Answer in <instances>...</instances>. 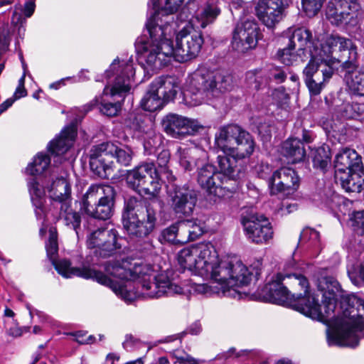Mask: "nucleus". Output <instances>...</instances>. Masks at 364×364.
<instances>
[{
    "label": "nucleus",
    "instance_id": "f257e3e1",
    "mask_svg": "<svg viewBox=\"0 0 364 364\" xmlns=\"http://www.w3.org/2000/svg\"><path fill=\"white\" fill-rule=\"evenodd\" d=\"M294 277L295 281L304 289V295L300 294L294 299V308L306 316L314 320L326 323L333 318L336 329L333 332L327 330L328 346L355 348L358 345V333L364 330V300L354 294H342L341 304L345 309L342 316H333L337 294L340 287L338 282L332 277H323L318 279V290L322 294L323 312L321 310L318 299L311 295L308 290L307 279L297 274L287 275Z\"/></svg>",
    "mask_w": 364,
    "mask_h": 364
},
{
    "label": "nucleus",
    "instance_id": "f03ea898",
    "mask_svg": "<svg viewBox=\"0 0 364 364\" xmlns=\"http://www.w3.org/2000/svg\"><path fill=\"white\" fill-rule=\"evenodd\" d=\"M127 182L129 188L150 198H129L125 203L123 225L132 238L142 239L155 229L157 220V199L161 183L159 170L154 162H145L128 171Z\"/></svg>",
    "mask_w": 364,
    "mask_h": 364
},
{
    "label": "nucleus",
    "instance_id": "7ed1b4c3",
    "mask_svg": "<svg viewBox=\"0 0 364 364\" xmlns=\"http://www.w3.org/2000/svg\"><path fill=\"white\" fill-rule=\"evenodd\" d=\"M128 262L124 260L108 262L105 264V271L103 273L119 287L123 288L124 293L126 291L132 293L133 298L131 300L124 299L119 294H117L110 288L117 296L127 302H131L134 299L136 294L127 289V286H124L117 282H114L107 275L113 277L127 281H138L141 284V294L149 298H160L164 296H173L181 294L183 292V288L173 283L167 275L166 272H158L154 267L146 262H135L132 268H127Z\"/></svg>",
    "mask_w": 364,
    "mask_h": 364
},
{
    "label": "nucleus",
    "instance_id": "20e7f679",
    "mask_svg": "<svg viewBox=\"0 0 364 364\" xmlns=\"http://www.w3.org/2000/svg\"><path fill=\"white\" fill-rule=\"evenodd\" d=\"M331 37L338 36L328 37L318 49L314 46L311 31L306 28H290L284 34V41H292L295 45L296 42L298 43V52L309 53L311 57L303 70L304 80L311 96L318 95L323 89L326 82L333 75V68L323 62L324 56L332 59V55L336 54L333 53L332 55H328L323 50L327 40ZM338 52L337 48L336 53Z\"/></svg>",
    "mask_w": 364,
    "mask_h": 364
},
{
    "label": "nucleus",
    "instance_id": "39448f33",
    "mask_svg": "<svg viewBox=\"0 0 364 364\" xmlns=\"http://www.w3.org/2000/svg\"><path fill=\"white\" fill-rule=\"evenodd\" d=\"M181 268L193 272L203 278L209 277L222 280L229 278L231 271L245 270L237 259L218 261V254L210 242H200L183 248L178 254Z\"/></svg>",
    "mask_w": 364,
    "mask_h": 364
},
{
    "label": "nucleus",
    "instance_id": "423d86ee",
    "mask_svg": "<svg viewBox=\"0 0 364 364\" xmlns=\"http://www.w3.org/2000/svg\"><path fill=\"white\" fill-rule=\"evenodd\" d=\"M215 144L218 149L232 157H218L219 171L224 186L229 181H235L239 171L237 160L249 158L255 150V141L252 135L237 124L221 127L215 135Z\"/></svg>",
    "mask_w": 364,
    "mask_h": 364
},
{
    "label": "nucleus",
    "instance_id": "0eeeda50",
    "mask_svg": "<svg viewBox=\"0 0 364 364\" xmlns=\"http://www.w3.org/2000/svg\"><path fill=\"white\" fill-rule=\"evenodd\" d=\"M146 28L148 36L144 35L136 43V50L141 60L147 68L159 70L166 66L173 58L171 37L175 34L172 24L163 23L159 14H154L147 20Z\"/></svg>",
    "mask_w": 364,
    "mask_h": 364
},
{
    "label": "nucleus",
    "instance_id": "6e6552de",
    "mask_svg": "<svg viewBox=\"0 0 364 364\" xmlns=\"http://www.w3.org/2000/svg\"><path fill=\"white\" fill-rule=\"evenodd\" d=\"M105 74L109 79L114 77L111 88L106 86L102 95L96 97L90 105L97 106L104 115L114 117L120 111L122 104L119 102H112L108 98L116 95L124 98L130 91L131 82L135 75L132 58L127 60L115 59Z\"/></svg>",
    "mask_w": 364,
    "mask_h": 364
},
{
    "label": "nucleus",
    "instance_id": "1a4fd4ad",
    "mask_svg": "<svg viewBox=\"0 0 364 364\" xmlns=\"http://www.w3.org/2000/svg\"><path fill=\"white\" fill-rule=\"evenodd\" d=\"M232 87V77L226 72L199 69L188 77L185 95H190L193 105H198L204 101L218 97L231 90Z\"/></svg>",
    "mask_w": 364,
    "mask_h": 364
},
{
    "label": "nucleus",
    "instance_id": "9d476101",
    "mask_svg": "<svg viewBox=\"0 0 364 364\" xmlns=\"http://www.w3.org/2000/svg\"><path fill=\"white\" fill-rule=\"evenodd\" d=\"M332 59L342 64L346 70L345 80L349 91L353 95L364 96V72L357 70V49L350 39L342 37H331L326 41L323 50L328 55H332Z\"/></svg>",
    "mask_w": 364,
    "mask_h": 364
},
{
    "label": "nucleus",
    "instance_id": "9b49d317",
    "mask_svg": "<svg viewBox=\"0 0 364 364\" xmlns=\"http://www.w3.org/2000/svg\"><path fill=\"white\" fill-rule=\"evenodd\" d=\"M47 256L54 265L57 272L65 278H71L74 276L84 279H92L99 284L112 288L117 294H119L124 299L131 300L133 298L132 293L126 291L124 293L123 288L107 278L103 272L97 271L90 267H72L69 260L63 259L56 261L55 257L58 251L57 240V232L55 230L49 231V239L46 245Z\"/></svg>",
    "mask_w": 364,
    "mask_h": 364
},
{
    "label": "nucleus",
    "instance_id": "f8f14e48",
    "mask_svg": "<svg viewBox=\"0 0 364 364\" xmlns=\"http://www.w3.org/2000/svg\"><path fill=\"white\" fill-rule=\"evenodd\" d=\"M335 180L346 192L364 190V169L361 156L355 150L341 149L334 160Z\"/></svg>",
    "mask_w": 364,
    "mask_h": 364
},
{
    "label": "nucleus",
    "instance_id": "ddd939ff",
    "mask_svg": "<svg viewBox=\"0 0 364 364\" xmlns=\"http://www.w3.org/2000/svg\"><path fill=\"white\" fill-rule=\"evenodd\" d=\"M115 195L109 185L92 184L82 197L80 209L93 219H109L114 213Z\"/></svg>",
    "mask_w": 364,
    "mask_h": 364
},
{
    "label": "nucleus",
    "instance_id": "4468645a",
    "mask_svg": "<svg viewBox=\"0 0 364 364\" xmlns=\"http://www.w3.org/2000/svg\"><path fill=\"white\" fill-rule=\"evenodd\" d=\"M28 186L38 218H41L44 215L45 189L53 200L58 202L60 205L68 203L71 188L69 183L63 177L52 180L50 183L49 181L44 188H42L36 178H31L28 182Z\"/></svg>",
    "mask_w": 364,
    "mask_h": 364
},
{
    "label": "nucleus",
    "instance_id": "2eb2a0df",
    "mask_svg": "<svg viewBox=\"0 0 364 364\" xmlns=\"http://www.w3.org/2000/svg\"><path fill=\"white\" fill-rule=\"evenodd\" d=\"M90 226L91 222L89 221L86 245L91 256L96 258V260L92 259V263H96L100 258L113 256L121 249L122 246L118 242L119 236L116 229L101 227L93 230Z\"/></svg>",
    "mask_w": 364,
    "mask_h": 364
},
{
    "label": "nucleus",
    "instance_id": "dca6fc26",
    "mask_svg": "<svg viewBox=\"0 0 364 364\" xmlns=\"http://www.w3.org/2000/svg\"><path fill=\"white\" fill-rule=\"evenodd\" d=\"M245 270L242 271H231L229 278L222 280H216L210 277L207 279L213 280L210 284H196L194 289L200 294L206 296L213 295L223 296L232 298H240V294L234 288V285L237 282L246 284L250 279V274L244 266Z\"/></svg>",
    "mask_w": 364,
    "mask_h": 364
},
{
    "label": "nucleus",
    "instance_id": "f3484780",
    "mask_svg": "<svg viewBox=\"0 0 364 364\" xmlns=\"http://www.w3.org/2000/svg\"><path fill=\"white\" fill-rule=\"evenodd\" d=\"M203 42L200 32L190 25H186L176 34V45L173 46V59L183 63L195 58L199 54Z\"/></svg>",
    "mask_w": 364,
    "mask_h": 364
},
{
    "label": "nucleus",
    "instance_id": "a211bd4d",
    "mask_svg": "<svg viewBox=\"0 0 364 364\" xmlns=\"http://www.w3.org/2000/svg\"><path fill=\"white\" fill-rule=\"evenodd\" d=\"M161 124L165 133L176 139L195 135L203 129L198 120L172 113L166 115Z\"/></svg>",
    "mask_w": 364,
    "mask_h": 364
},
{
    "label": "nucleus",
    "instance_id": "6ab92c4d",
    "mask_svg": "<svg viewBox=\"0 0 364 364\" xmlns=\"http://www.w3.org/2000/svg\"><path fill=\"white\" fill-rule=\"evenodd\" d=\"M242 224L247 240L252 243L266 244L272 239V227L269 220L263 215L244 217Z\"/></svg>",
    "mask_w": 364,
    "mask_h": 364
},
{
    "label": "nucleus",
    "instance_id": "aec40b11",
    "mask_svg": "<svg viewBox=\"0 0 364 364\" xmlns=\"http://www.w3.org/2000/svg\"><path fill=\"white\" fill-rule=\"evenodd\" d=\"M168 196L173 212L179 216H189L192 214L197 202V193L195 190L184 185L168 186Z\"/></svg>",
    "mask_w": 364,
    "mask_h": 364
},
{
    "label": "nucleus",
    "instance_id": "412c9836",
    "mask_svg": "<svg viewBox=\"0 0 364 364\" xmlns=\"http://www.w3.org/2000/svg\"><path fill=\"white\" fill-rule=\"evenodd\" d=\"M259 28L255 21L247 20L237 23L233 32L232 46L234 50L245 53L256 47Z\"/></svg>",
    "mask_w": 364,
    "mask_h": 364
},
{
    "label": "nucleus",
    "instance_id": "4be33fe9",
    "mask_svg": "<svg viewBox=\"0 0 364 364\" xmlns=\"http://www.w3.org/2000/svg\"><path fill=\"white\" fill-rule=\"evenodd\" d=\"M197 181L202 188L218 197H224L226 191L232 193L236 190L234 186H224L221 174L217 173L215 167L209 164L198 169Z\"/></svg>",
    "mask_w": 364,
    "mask_h": 364
},
{
    "label": "nucleus",
    "instance_id": "5701e85b",
    "mask_svg": "<svg viewBox=\"0 0 364 364\" xmlns=\"http://www.w3.org/2000/svg\"><path fill=\"white\" fill-rule=\"evenodd\" d=\"M360 9L357 0H334L329 2L326 9L327 18L333 23H347Z\"/></svg>",
    "mask_w": 364,
    "mask_h": 364
},
{
    "label": "nucleus",
    "instance_id": "b1692460",
    "mask_svg": "<svg viewBox=\"0 0 364 364\" xmlns=\"http://www.w3.org/2000/svg\"><path fill=\"white\" fill-rule=\"evenodd\" d=\"M283 0H259L255 6L258 18L268 28H273L284 16Z\"/></svg>",
    "mask_w": 364,
    "mask_h": 364
},
{
    "label": "nucleus",
    "instance_id": "393cba45",
    "mask_svg": "<svg viewBox=\"0 0 364 364\" xmlns=\"http://www.w3.org/2000/svg\"><path fill=\"white\" fill-rule=\"evenodd\" d=\"M191 221L173 224L163 230L162 236L165 240L173 244H183L194 240L202 234V230L198 226H196L193 230H191Z\"/></svg>",
    "mask_w": 364,
    "mask_h": 364
},
{
    "label": "nucleus",
    "instance_id": "a878e982",
    "mask_svg": "<svg viewBox=\"0 0 364 364\" xmlns=\"http://www.w3.org/2000/svg\"><path fill=\"white\" fill-rule=\"evenodd\" d=\"M75 136V127L74 125H69L61 131L58 136L49 143L48 149L54 159L56 158V159H54L55 163H62V156L73 146Z\"/></svg>",
    "mask_w": 364,
    "mask_h": 364
},
{
    "label": "nucleus",
    "instance_id": "bb28decb",
    "mask_svg": "<svg viewBox=\"0 0 364 364\" xmlns=\"http://www.w3.org/2000/svg\"><path fill=\"white\" fill-rule=\"evenodd\" d=\"M114 143L107 141L93 146L89 152L90 166L91 169L100 176H106L109 171V165L105 163L106 157L110 156L114 150Z\"/></svg>",
    "mask_w": 364,
    "mask_h": 364
},
{
    "label": "nucleus",
    "instance_id": "cd10ccee",
    "mask_svg": "<svg viewBox=\"0 0 364 364\" xmlns=\"http://www.w3.org/2000/svg\"><path fill=\"white\" fill-rule=\"evenodd\" d=\"M151 85L152 90L159 94L164 104L173 101L179 91L178 82L176 78L171 76L159 77Z\"/></svg>",
    "mask_w": 364,
    "mask_h": 364
},
{
    "label": "nucleus",
    "instance_id": "c85d7f7f",
    "mask_svg": "<svg viewBox=\"0 0 364 364\" xmlns=\"http://www.w3.org/2000/svg\"><path fill=\"white\" fill-rule=\"evenodd\" d=\"M220 0H206V1L197 9L195 13L196 18L200 23L202 28L215 21L220 14Z\"/></svg>",
    "mask_w": 364,
    "mask_h": 364
},
{
    "label": "nucleus",
    "instance_id": "c756f323",
    "mask_svg": "<svg viewBox=\"0 0 364 364\" xmlns=\"http://www.w3.org/2000/svg\"><path fill=\"white\" fill-rule=\"evenodd\" d=\"M282 154L292 164H296L304 159L306 150L298 137H289L282 144Z\"/></svg>",
    "mask_w": 364,
    "mask_h": 364
},
{
    "label": "nucleus",
    "instance_id": "7c9ffc66",
    "mask_svg": "<svg viewBox=\"0 0 364 364\" xmlns=\"http://www.w3.org/2000/svg\"><path fill=\"white\" fill-rule=\"evenodd\" d=\"M266 299L272 303L283 304L291 300V295L281 282H274L265 287ZM294 296L292 295V297Z\"/></svg>",
    "mask_w": 364,
    "mask_h": 364
},
{
    "label": "nucleus",
    "instance_id": "2f4dec72",
    "mask_svg": "<svg viewBox=\"0 0 364 364\" xmlns=\"http://www.w3.org/2000/svg\"><path fill=\"white\" fill-rule=\"evenodd\" d=\"M276 176H278L277 179H280L279 183L283 185L287 196L294 192L299 188V178L294 169L282 167L276 170Z\"/></svg>",
    "mask_w": 364,
    "mask_h": 364
},
{
    "label": "nucleus",
    "instance_id": "473e14b6",
    "mask_svg": "<svg viewBox=\"0 0 364 364\" xmlns=\"http://www.w3.org/2000/svg\"><path fill=\"white\" fill-rule=\"evenodd\" d=\"M140 105L145 111L155 112L161 109L165 104L159 94L152 90V86L150 85L148 91L141 99Z\"/></svg>",
    "mask_w": 364,
    "mask_h": 364
},
{
    "label": "nucleus",
    "instance_id": "72a5a7b5",
    "mask_svg": "<svg viewBox=\"0 0 364 364\" xmlns=\"http://www.w3.org/2000/svg\"><path fill=\"white\" fill-rule=\"evenodd\" d=\"M311 157L314 168L325 171L331 161L328 146H322L313 150Z\"/></svg>",
    "mask_w": 364,
    "mask_h": 364
},
{
    "label": "nucleus",
    "instance_id": "f704fd0d",
    "mask_svg": "<svg viewBox=\"0 0 364 364\" xmlns=\"http://www.w3.org/2000/svg\"><path fill=\"white\" fill-rule=\"evenodd\" d=\"M60 218L64 220L66 225L70 226L77 234V229L80 228L81 218L79 214L73 210L68 205V203L60 205Z\"/></svg>",
    "mask_w": 364,
    "mask_h": 364
},
{
    "label": "nucleus",
    "instance_id": "c9c22d12",
    "mask_svg": "<svg viewBox=\"0 0 364 364\" xmlns=\"http://www.w3.org/2000/svg\"><path fill=\"white\" fill-rule=\"evenodd\" d=\"M50 163V157L42 153H39L34 158L33 162L26 167V171L28 174L35 176L42 173Z\"/></svg>",
    "mask_w": 364,
    "mask_h": 364
},
{
    "label": "nucleus",
    "instance_id": "e433bc0d",
    "mask_svg": "<svg viewBox=\"0 0 364 364\" xmlns=\"http://www.w3.org/2000/svg\"><path fill=\"white\" fill-rule=\"evenodd\" d=\"M285 43L286 46L278 50L277 55L283 64L290 66L297 61L299 54L296 52V45L292 41H285Z\"/></svg>",
    "mask_w": 364,
    "mask_h": 364
},
{
    "label": "nucleus",
    "instance_id": "4c0bfd02",
    "mask_svg": "<svg viewBox=\"0 0 364 364\" xmlns=\"http://www.w3.org/2000/svg\"><path fill=\"white\" fill-rule=\"evenodd\" d=\"M164 147L163 136L159 134H150L144 141L146 155H154Z\"/></svg>",
    "mask_w": 364,
    "mask_h": 364
},
{
    "label": "nucleus",
    "instance_id": "58836bf2",
    "mask_svg": "<svg viewBox=\"0 0 364 364\" xmlns=\"http://www.w3.org/2000/svg\"><path fill=\"white\" fill-rule=\"evenodd\" d=\"M114 150L112 151L110 157H114L117 162L121 166H129L132 161L133 152L127 146H119L114 144Z\"/></svg>",
    "mask_w": 364,
    "mask_h": 364
},
{
    "label": "nucleus",
    "instance_id": "ea45409f",
    "mask_svg": "<svg viewBox=\"0 0 364 364\" xmlns=\"http://www.w3.org/2000/svg\"><path fill=\"white\" fill-rule=\"evenodd\" d=\"M183 1L184 0H164V5L162 3L158 4L156 2H154V9L155 10L154 14L159 13L160 17L164 14H172L177 11Z\"/></svg>",
    "mask_w": 364,
    "mask_h": 364
},
{
    "label": "nucleus",
    "instance_id": "a19ab883",
    "mask_svg": "<svg viewBox=\"0 0 364 364\" xmlns=\"http://www.w3.org/2000/svg\"><path fill=\"white\" fill-rule=\"evenodd\" d=\"M145 119V116L141 113L131 112L124 119V124L134 132H144Z\"/></svg>",
    "mask_w": 364,
    "mask_h": 364
},
{
    "label": "nucleus",
    "instance_id": "79ce46f5",
    "mask_svg": "<svg viewBox=\"0 0 364 364\" xmlns=\"http://www.w3.org/2000/svg\"><path fill=\"white\" fill-rule=\"evenodd\" d=\"M320 234L318 231L310 228H304L300 235L299 242L309 243V246H317L319 244Z\"/></svg>",
    "mask_w": 364,
    "mask_h": 364
},
{
    "label": "nucleus",
    "instance_id": "37998d69",
    "mask_svg": "<svg viewBox=\"0 0 364 364\" xmlns=\"http://www.w3.org/2000/svg\"><path fill=\"white\" fill-rule=\"evenodd\" d=\"M326 0H301V4L306 15L309 17L316 16L321 10Z\"/></svg>",
    "mask_w": 364,
    "mask_h": 364
},
{
    "label": "nucleus",
    "instance_id": "c03bdc74",
    "mask_svg": "<svg viewBox=\"0 0 364 364\" xmlns=\"http://www.w3.org/2000/svg\"><path fill=\"white\" fill-rule=\"evenodd\" d=\"M26 18L23 16L22 14L15 10L11 16V25L17 30L18 35L20 37L24 36L26 31Z\"/></svg>",
    "mask_w": 364,
    "mask_h": 364
},
{
    "label": "nucleus",
    "instance_id": "a18cd8bd",
    "mask_svg": "<svg viewBox=\"0 0 364 364\" xmlns=\"http://www.w3.org/2000/svg\"><path fill=\"white\" fill-rule=\"evenodd\" d=\"M278 176H276V171L272 172L271 177L268 178V188L271 195L283 194L287 196L284 188L282 184H280V179H277Z\"/></svg>",
    "mask_w": 364,
    "mask_h": 364
},
{
    "label": "nucleus",
    "instance_id": "49530a36",
    "mask_svg": "<svg viewBox=\"0 0 364 364\" xmlns=\"http://www.w3.org/2000/svg\"><path fill=\"white\" fill-rule=\"evenodd\" d=\"M193 151L191 149H182L181 147L178 149L180 165L186 171H191L193 167V164L191 159Z\"/></svg>",
    "mask_w": 364,
    "mask_h": 364
},
{
    "label": "nucleus",
    "instance_id": "de8ad7c7",
    "mask_svg": "<svg viewBox=\"0 0 364 364\" xmlns=\"http://www.w3.org/2000/svg\"><path fill=\"white\" fill-rule=\"evenodd\" d=\"M245 268L247 269V272L250 274V279L246 284H241L240 282H237L234 285V288L238 286H243V285H247L250 281L252 280V277H255V279H258V277L261 274L262 269V259H255L250 265V269H248L245 264H243Z\"/></svg>",
    "mask_w": 364,
    "mask_h": 364
},
{
    "label": "nucleus",
    "instance_id": "09e8293b",
    "mask_svg": "<svg viewBox=\"0 0 364 364\" xmlns=\"http://www.w3.org/2000/svg\"><path fill=\"white\" fill-rule=\"evenodd\" d=\"M155 155H156V164L158 166V168H156L158 170H161L162 168H166V167L168 166V163L170 161L171 154L169 151L164 147L160 151H159L158 153H156Z\"/></svg>",
    "mask_w": 364,
    "mask_h": 364
},
{
    "label": "nucleus",
    "instance_id": "8fccbe9b",
    "mask_svg": "<svg viewBox=\"0 0 364 364\" xmlns=\"http://www.w3.org/2000/svg\"><path fill=\"white\" fill-rule=\"evenodd\" d=\"M350 220L354 230L364 234V210L354 213Z\"/></svg>",
    "mask_w": 364,
    "mask_h": 364
},
{
    "label": "nucleus",
    "instance_id": "3c124183",
    "mask_svg": "<svg viewBox=\"0 0 364 364\" xmlns=\"http://www.w3.org/2000/svg\"><path fill=\"white\" fill-rule=\"evenodd\" d=\"M10 41V32L8 25H4L0 27V48H3L4 50H7Z\"/></svg>",
    "mask_w": 364,
    "mask_h": 364
},
{
    "label": "nucleus",
    "instance_id": "603ef678",
    "mask_svg": "<svg viewBox=\"0 0 364 364\" xmlns=\"http://www.w3.org/2000/svg\"><path fill=\"white\" fill-rule=\"evenodd\" d=\"M269 75L277 83H282L285 81L287 73V72L279 67H272L269 70Z\"/></svg>",
    "mask_w": 364,
    "mask_h": 364
},
{
    "label": "nucleus",
    "instance_id": "864d4df0",
    "mask_svg": "<svg viewBox=\"0 0 364 364\" xmlns=\"http://www.w3.org/2000/svg\"><path fill=\"white\" fill-rule=\"evenodd\" d=\"M160 178H161V183L166 180L167 182L169 183L167 186V188H168V186L171 185H176L175 183H173V182L175 181V176L173 175L172 171L169 169L168 166L166 167V168H162L161 170H159Z\"/></svg>",
    "mask_w": 364,
    "mask_h": 364
},
{
    "label": "nucleus",
    "instance_id": "5fc2aeb1",
    "mask_svg": "<svg viewBox=\"0 0 364 364\" xmlns=\"http://www.w3.org/2000/svg\"><path fill=\"white\" fill-rule=\"evenodd\" d=\"M260 73V70H255L246 73L245 79L247 83L250 85H255V88L259 87V81L257 80V75Z\"/></svg>",
    "mask_w": 364,
    "mask_h": 364
},
{
    "label": "nucleus",
    "instance_id": "6e6d98bb",
    "mask_svg": "<svg viewBox=\"0 0 364 364\" xmlns=\"http://www.w3.org/2000/svg\"><path fill=\"white\" fill-rule=\"evenodd\" d=\"M258 176L262 179H264L267 183L268 182V178L271 177V175L272 174V171L271 169V167L268 165H261L258 171Z\"/></svg>",
    "mask_w": 364,
    "mask_h": 364
},
{
    "label": "nucleus",
    "instance_id": "4d7b16f0",
    "mask_svg": "<svg viewBox=\"0 0 364 364\" xmlns=\"http://www.w3.org/2000/svg\"><path fill=\"white\" fill-rule=\"evenodd\" d=\"M36 4L34 0L26 1L23 8V15L26 18H30L34 13Z\"/></svg>",
    "mask_w": 364,
    "mask_h": 364
},
{
    "label": "nucleus",
    "instance_id": "13d9d810",
    "mask_svg": "<svg viewBox=\"0 0 364 364\" xmlns=\"http://www.w3.org/2000/svg\"><path fill=\"white\" fill-rule=\"evenodd\" d=\"M138 343V340L134 338L132 335H127L126 336L125 341L123 342L122 345L124 348L130 351L132 350L134 346Z\"/></svg>",
    "mask_w": 364,
    "mask_h": 364
},
{
    "label": "nucleus",
    "instance_id": "bf43d9fd",
    "mask_svg": "<svg viewBox=\"0 0 364 364\" xmlns=\"http://www.w3.org/2000/svg\"><path fill=\"white\" fill-rule=\"evenodd\" d=\"M350 279L354 282H358V279L364 284V260L363 262L360 264L358 272H357L356 277H355L353 274L348 273Z\"/></svg>",
    "mask_w": 364,
    "mask_h": 364
},
{
    "label": "nucleus",
    "instance_id": "052dcab7",
    "mask_svg": "<svg viewBox=\"0 0 364 364\" xmlns=\"http://www.w3.org/2000/svg\"><path fill=\"white\" fill-rule=\"evenodd\" d=\"M77 341L80 344H89L92 343L95 338L93 336H89L87 338H83V334L81 332L76 333Z\"/></svg>",
    "mask_w": 364,
    "mask_h": 364
},
{
    "label": "nucleus",
    "instance_id": "680f3d73",
    "mask_svg": "<svg viewBox=\"0 0 364 364\" xmlns=\"http://www.w3.org/2000/svg\"><path fill=\"white\" fill-rule=\"evenodd\" d=\"M302 142L306 144L311 143L314 140L313 134L311 131L301 129Z\"/></svg>",
    "mask_w": 364,
    "mask_h": 364
},
{
    "label": "nucleus",
    "instance_id": "e2e57ef3",
    "mask_svg": "<svg viewBox=\"0 0 364 364\" xmlns=\"http://www.w3.org/2000/svg\"><path fill=\"white\" fill-rule=\"evenodd\" d=\"M27 91L25 89V87L18 86L14 92V94L12 97L13 99H15V101L18 99H20L23 97L26 96Z\"/></svg>",
    "mask_w": 364,
    "mask_h": 364
},
{
    "label": "nucleus",
    "instance_id": "0e129e2a",
    "mask_svg": "<svg viewBox=\"0 0 364 364\" xmlns=\"http://www.w3.org/2000/svg\"><path fill=\"white\" fill-rule=\"evenodd\" d=\"M201 331V326L199 323H193L188 329L187 331L188 333H191L192 335H197Z\"/></svg>",
    "mask_w": 364,
    "mask_h": 364
},
{
    "label": "nucleus",
    "instance_id": "69168bd1",
    "mask_svg": "<svg viewBox=\"0 0 364 364\" xmlns=\"http://www.w3.org/2000/svg\"><path fill=\"white\" fill-rule=\"evenodd\" d=\"M15 102V99L12 97L7 99L3 103L0 105V112H5L8 108H9Z\"/></svg>",
    "mask_w": 364,
    "mask_h": 364
},
{
    "label": "nucleus",
    "instance_id": "338daca9",
    "mask_svg": "<svg viewBox=\"0 0 364 364\" xmlns=\"http://www.w3.org/2000/svg\"><path fill=\"white\" fill-rule=\"evenodd\" d=\"M6 328L8 333L10 336L17 337V336H20L22 334V331L19 328H17V327L16 328H8L7 327H6Z\"/></svg>",
    "mask_w": 364,
    "mask_h": 364
},
{
    "label": "nucleus",
    "instance_id": "774afa93",
    "mask_svg": "<svg viewBox=\"0 0 364 364\" xmlns=\"http://www.w3.org/2000/svg\"><path fill=\"white\" fill-rule=\"evenodd\" d=\"M235 351V348H231L227 352L218 354L217 355L218 359H227Z\"/></svg>",
    "mask_w": 364,
    "mask_h": 364
}]
</instances>
